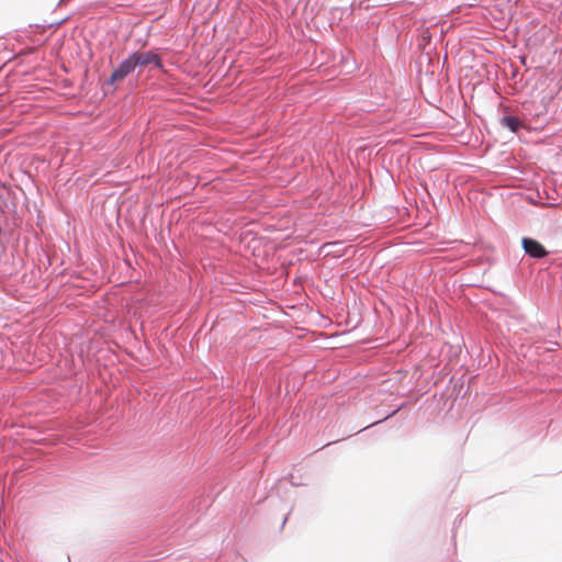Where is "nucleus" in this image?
<instances>
[{"instance_id":"nucleus-1","label":"nucleus","mask_w":562,"mask_h":562,"mask_svg":"<svg viewBox=\"0 0 562 562\" xmlns=\"http://www.w3.org/2000/svg\"><path fill=\"white\" fill-rule=\"evenodd\" d=\"M131 56L136 67L148 65H154L157 68L162 67L160 57L154 52H135Z\"/></svg>"},{"instance_id":"nucleus-2","label":"nucleus","mask_w":562,"mask_h":562,"mask_svg":"<svg viewBox=\"0 0 562 562\" xmlns=\"http://www.w3.org/2000/svg\"><path fill=\"white\" fill-rule=\"evenodd\" d=\"M134 60L130 55L126 59H124L119 67L113 70L109 82L114 83L116 81L123 80L126 76H128L135 69Z\"/></svg>"},{"instance_id":"nucleus-3","label":"nucleus","mask_w":562,"mask_h":562,"mask_svg":"<svg viewBox=\"0 0 562 562\" xmlns=\"http://www.w3.org/2000/svg\"><path fill=\"white\" fill-rule=\"evenodd\" d=\"M521 244L524 250L533 258H543L547 255L544 247L536 239L525 237Z\"/></svg>"},{"instance_id":"nucleus-4","label":"nucleus","mask_w":562,"mask_h":562,"mask_svg":"<svg viewBox=\"0 0 562 562\" xmlns=\"http://www.w3.org/2000/svg\"><path fill=\"white\" fill-rule=\"evenodd\" d=\"M501 124L510 130L512 132H517L518 128L521 126L520 120L515 116H504L501 120Z\"/></svg>"}]
</instances>
